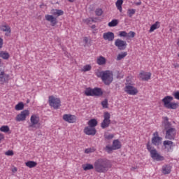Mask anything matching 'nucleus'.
Returning a JSON list of instances; mask_svg holds the SVG:
<instances>
[{"instance_id":"f257e3e1","label":"nucleus","mask_w":179,"mask_h":179,"mask_svg":"<svg viewBox=\"0 0 179 179\" xmlns=\"http://www.w3.org/2000/svg\"><path fill=\"white\" fill-rule=\"evenodd\" d=\"M113 167L111 162L106 158H99L94 162V171L106 174Z\"/></svg>"},{"instance_id":"f03ea898","label":"nucleus","mask_w":179,"mask_h":179,"mask_svg":"<svg viewBox=\"0 0 179 179\" xmlns=\"http://www.w3.org/2000/svg\"><path fill=\"white\" fill-rule=\"evenodd\" d=\"M146 148L147 150L150 152V157H152L153 160L156 162H163L164 160V157L157 152V150H156L155 147L150 145V141L147 143Z\"/></svg>"},{"instance_id":"7ed1b4c3","label":"nucleus","mask_w":179,"mask_h":179,"mask_svg":"<svg viewBox=\"0 0 179 179\" xmlns=\"http://www.w3.org/2000/svg\"><path fill=\"white\" fill-rule=\"evenodd\" d=\"M173 100H174V98L171 96H166L164 97L162 99L164 107H165V108H168V110H177L179 105L177 103L171 102Z\"/></svg>"},{"instance_id":"20e7f679","label":"nucleus","mask_w":179,"mask_h":179,"mask_svg":"<svg viewBox=\"0 0 179 179\" xmlns=\"http://www.w3.org/2000/svg\"><path fill=\"white\" fill-rule=\"evenodd\" d=\"M103 90L100 87H94V89L92 87H87L85 90V94L87 96H92V97H101L103 96Z\"/></svg>"},{"instance_id":"39448f33","label":"nucleus","mask_w":179,"mask_h":179,"mask_svg":"<svg viewBox=\"0 0 179 179\" xmlns=\"http://www.w3.org/2000/svg\"><path fill=\"white\" fill-rule=\"evenodd\" d=\"M49 104L50 107H53L55 110H58V108L61 107V99H59V98H55L54 96H50Z\"/></svg>"},{"instance_id":"423d86ee","label":"nucleus","mask_w":179,"mask_h":179,"mask_svg":"<svg viewBox=\"0 0 179 179\" xmlns=\"http://www.w3.org/2000/svg\"><path fill=\"white\" fill-rule=\"evenodd\" d=\"M111 115H110V113L105 112L103 114V120L101 123V127L102 129H106V128H108L110 127V124H111V120H110V117Z\"/></svg>"},{"instance_id":"0eeeda50","label":"nucleus","mask_w":179,"mask_h":179,"mask_svg":"<svg viewBox=\"0 0 179 179\" xmlns=\"http://www.w3.org/2000/svg\"><path fill=\"white\" fill-rule=\"evenodd\" d=\"M101 79L103 83H105L106 85H110L111 82H113V77L110 76V71L107 70L103 71V73H102Z\"/></svg>"},{"instance_id":"6e6552de","label":"nucleus","mask_w":179,"mask_h":179,"mask_svg":"<svg viewBox=\"0 0 179 179\" xmlns=\"http://www.w3.org/2000/svg\"><path fill=\"white\" fill-rule=\"evenodd\" d=\"M176 135H177V130L176 128H170L166 130V139H169V141H173L176 139Z\"/></svg>"},{"instance_id":"1a4fd4ad","label":"nucleus","mask_w":179,"mask_h":179,"mask_svg":"<svg viewBox=\"0 0 179 179\" xmlns=\"http://www.w3.org/2000/svg\"><path fill=\"white\" fill-rule=\"evenodd\" d=\"M29 114L30 112L29 111V110H24L17 115L15 120L18 122H20V121H26V117L29 116Z\"/></svg>"},{"instance_id":"9d476101","label":"nucleus","mask_w":179,"mask_h":179,"mask_svg":"<svg viewBox=\"0 0 179 179\" xmlns=\"http://www.w3.org/2000/svg\"><path fill=\"white\" fill-rule=\"evenodd\" d=\"M124 92L127 93V94H130L131 96H135L138 94V89L132 85H127L124 88Z\"/></svg>"},{"instance_id":"9b49d317","label":"nucleus","mask_w":179,"mask_h":179,"mask_svg":"<svg viewBox=\"0 0 179 179\" xmlns=\"http://www.w3.org/2000/svg\"><path fill=\"white\" fill-rule=\"evenodd\" d=\"M63 120L66 122H69V124H73L76 122V116L71 114H64L63 115Z\"/></svg>"},{"instance_id":"f8f14e48","label":"nucleus","mask_w":179,"mask_h":179,"mask_svg":"<svg viewBox=\"0 0 179 179\" xmlns=\"http://www.w3.org/2000/svg\"><path fill=\"white\" fill-rule=\"evenodd\" d=\"M115 45L117 47L118 50L122 51L127 48V41H122L121 39H117L115 41Z\"/></svg>"},{"instance_id":"ddd939ff","label":"nucleus","mask_w":179,"mask_h":179,"mask_svg":"<svg viewBox=\"0 0 179 179\" xmlns=\"http://www.w3.org/2000/svg\"><path fill=\"white\" fill-rule=\"evenodd\" d=\"M139 77L141 80L148 82V80H150V78H152V73L143 71L139 73Z\"/></svg>"},{"instance_id":"4468645a","label":"nucleus","mask_w":179,"mask_h":179,"mask_svg":"<svg viewBox=\"0 0 179 179\" xmlns=\"http://www.w3.org/2000/svg\"><path fill=\"white\" fill-rule=\"evenodd\" d=\"M38 117H37V115H32L31 116V124H29V128H40V127H36L37 124H38Z\"/></svg>"},{"instance_id":"2eb2a0df","label":"nucleus","mask_w":179,"mask_h":179,"mask_svg":"<svg viewBox=\"0 0 179 179\" xmlns=\"http://www.w3.org/2000/svg\"><path fill=\"white\" fill-rule=\"evenodd\" d=\"M45 17L48 22H50V26H52V27H54V26H55L57 23H58L57 17H54V15H46Z\"/></svg>"},{"instance_id":"dca6fc26","label":"nucleus","mask_w":179,"mask_h":179,"mask_svg":"<svg viewBox=\"0 0 179 179\" xmlns=\"http://www.w3.org/2000/svg\"><path fill=\"white\" fill-rule=\"evenodd\" d=\"M96 132H97V131L94 127H86L84 129V133L85 135H92V136H94V135H96Z\"/></svg>"},{"instance_id":"f3484780","label":"nucleus","mask_w":179,"mask_h":179,"mask_svg":"<svg viewBox=\"0 0 179 179\" xmlns=\"http://www.w3.org/2000/svg\"><path fill=\"white\" fill-rule=\"evenodd\" d=\"M114 32L108 31L105 32L103 34V40H106L108 41H114Z\"/></svg>"},{"instance_id":"a211bd4d","label":"nucleus","mask_w":179,"mask_h":179,"mask_svg":"<svg viewBox=\"0 0 179 179\" xmlns=\"http://www.w3.org/2000/svg\"><path fill=\"white\" fill-rule=\"evenodd\" d=\"M0 30L1 31H6L5 34V36L8 37L9 34H10L12 29H10V27H9L8 24L6 25H1L0 27Z\"/></svg>"},{"instance_id":"6ab92c4d","label":"nucleus","mask_w":179,"mask_h":179,"mask_svg":"<svg viewBox=\"0 0 179 179\" xmlns=\"http://www.w3.org/2000/svg\"><path fill=\"white\" fill-rule=\"evenodd\" d=\"M162 139L163 138L160 136H153L151 139L152 144L154 145L155 146H159Z\"/></svg>"},{"instance_id":"aec40b11","label":"nucleus","mask_w":179,"mask_h":179,"mask_svg":"<svg viewBox=\"0 0 179 179\" xmlns=\"http://www.w3.org/2000/svg\"><path fill=\"white\" fill-rule=\"evenodd\" d=\"M164 130L167 131L168 129H170L171 127V122H169V117H164Z\"/></svg>"},{"instance_id":"412c9836","label":"nucleus","mask_w":179,"mask_h":179,"mask_svg":"<svg viewBox=\"0 0 179 179\" xmlns=\"http://www.w3.org/2000/svg\"><path fill=\"white\" fill-rule=\"evenodd\" d=\"M112 146L115 150H118V149H121V142L118 139L114 140Z\"/></svg>"},{"instance_id":"4be33fe9","label":"nucleus","mask_w":179,"mask_h":179,"mask_svg":"<svg viewBox=\"0 0 179 179\" xmlns=\"http://www.w3.org/2000/svg\"><path fill=\"white\" fill-rule=\"evenodd\" d=\"M162 173L164 175L170 174L171 173V167L169 165H164L162 166Z\"/></svg>"},{"instance_id":"5701e85b","label":"nucleus","mask_w":179,"mask_h":179,"mask_svg":"<svg viewBox=\"0 0 179 179\" xmlns=\"http://www.w3.org/2000/svg\"><path fill=\"white\" fill-rule=\"evenodd\" d=\"M159 27H160V22L157 21L155 22V24L151 25L149 30V33H152V31H155V30H156L157 29H159Z\"/></svg>"},{"instance_id":"b1692460","label":"nucleus","mask_w":179,"mask_h":179,"mask_svg":"<svg viewBox=\"0 0 179 179\" xmlns=\"http://www.w3.org/2000/svg\"><path fill=\"white\" fill-rule=\"evenodd\" d=\"M99 122H97V120L96 119H91L88 121L87 124L90 128H94L95 127H97V124Z\"/></svg>"},{"instance_id":"393cba45","label":"nucleus","mask_w":179,"mask_h":179,"mask_svg":"<svg viewBox=\"0 0 179 179\" xmlns=\"http://www.w3.org/2000/svg\"><path fill=\"white\" fill-rule=\"evenodd\" d=\"M52 15H53V16H57V17H58V16H62V15H64V10H58V9H55V10L53 9L52 10Z\"/></svg>"},{"instance_id":"a878e982","label":"nucleus","mask_w":179,"mask_h":179,"mask_svg":"<svg viewBox=\"0 0 179 179\" xmlns=\"http://www.w3.org/2000/svg\"><path fill=\"white\" fill-rule=\"evenodd\" d=\"M173 143H173V141H169V140L164 141L163 142V145H164V146H165V148H167V146L169 147V148L168 149V152H170V149H173Z\"/></svg>"},{"instance_id":"bb28decb","label":"nucleus","mask_w":179,"mask_h":179,"mask_svg":"<svg viewBox=\"0 0 179 179\" xmlns=\"http://www.w3.org/2000/svg\"><path fill=\"white\" fill-rule=\"evenodd\" d=\"M83 169L85 171H87V170H93V169H94V165L92 164H85L83 165Z\"/></svg>"},{"instance_id":"cd10ccee","label":"nucleus","mask_w":179,"mask_h":179,"mask_svg":"<svg viewBox=\"0 0 179 179\" xmlns=\"http://www.w3.org/2000/svg\"><path fill=\"white\" fill-rule=\"evenodd\" d=\"M25 165L29 169H33V167H36V166H37V162L34 161H28L25 163Z\"/></svg>"},{"instance_id":"c85d7f7f","label":"nucleus","mask_w":179,"mask_h":179,"mask_svg":"<svg viewBox=\"0 0 179 179\" xmlns=\"http://www.w3.org/2000/svg\"><path fill=\"white\" fill-rule=\"evenodd\" d=\"M24 108V103L23 102H19L17 105L15 106V110L16 111H20Z\"/></svg>"},{"instance_id":"c756f323","label":"nucleus","mask_w":179,"mask_h":179,"mask_svg":"<svg viewBox=\"0 0 179 179\" xmlns=\"http://www.w3.org/2000/svg\"><path fill=\"white\" fill-rule=\"evenodd\" d=\"M122 3H124V0H117L116 1V8L120 12H122Z\"/></svg>"},{"instance_id":"7c9ffc66","label":"nucleus","mask_w":179,"mask_h":179,"mask_svg":"<svg viewBox=\"0 0 179 179\" xmlns=\"http://www.w3.org/2000/svg\"><path fill=\"white\" fill-rule=\"evenodd\" d=\"M9 57H10V55H9V53L8 52H0V57L3 58V59H9Z\"/></svg>"},{"instance_id":"2f4dec72","label":"nucleus","mask_w":179,"mask_h":179,"mask_svg":"<svg viewBox=\"0 0 179 179\" xmlns=\"http://www.w3.org/2000/svg\"><path fill=\"white\" fill-rule=\"evenodd\" d=\"M119 21L118 20H113L111 22H108V26L109 27H115V26H118Z\"/></svg>"},{"instance_id":"473e14b6","label":"nucleus","mask_w":179,"mask_h":179,"mask_svg":"<svg viewBox=\"0 0 179 179\" xmlns=\"http://www.w3.org/2000/svg\"><path fill=\"white\" fill-rule=\"evenodd\" d=\"M128 55V52H124L119 54L117 57V61H121L123 58H125Z\"/></svg>"},{"instance_id":"72a5a7b5","label":"nucleus","mask_w":179,"mask_h":179,"mask_svg":"<svg viewBox=\"0 0 179 179\" xmlns=\"http://www.w3.org/2000/svg\"><path fill=\"white\" fill-rule=\"evenodd\" d=\"M97 64L98 65H104L106 64V57L100 56L97 59Z\"/></svg>"},{"instance_id":"f704fd0d","label":"nucleus","mask_w":179,"mask_h":179,"mask_svg":"<svg viewBox=\"0 0 179 179\" xmlns=\"http://www.w3.org/2000/svg\"><path fill=\"white\" fill-rule=\"evenodd\" d=\"M6 81V79L5 78V71L3 70H1V71H0V82L4 83V82Z\"/></svg>"},{"instance_id":"c9c22d12","label":"nucleus","mask_w":179,"mask_h":179,"mask_svg":"<svg viewBox=\"0 0 179 179\" xmlns=\"http://www.w3.org/2000/svg\"><path fill=\"white\" fill-rule=\"evenodd\" d=\"M136 12V10L134 9V8H130L127 10V15L129 16V17H132V16H134V15H135Z\"/></svg>"},{"instance_id":"e433bc0d","label":"nucleus","mask_w":179,"mask_h":179,"mask_svg":"<svg viewBox=\"0 0 179 179\" xmlns=\"http://www.w3.org/2000/svg\"><path fill=\"white\" fill-rule=\"evenodd\" d=\"M104 150H106V152H107V153H113V150H115L113 145H106Z\"/></svg>"},{"instance_id":"4c0bfd02","label":"nucleus","mask_w":179,"mask_h":179,"mask_svg":"<svg viewBox=\"0 0 179 179\" xmlns=\"http://www.w3.org/2000/svg\"><path fill=\"white\" fill-rule=\"evenodd\" d=\"M101 105L103 108H108V99H105L101 101Z\"/></svg>"},{"instance_id":"58836bf2","label":"nucleus","mask_w":179,"mask_h":179,"mask_svg":"<svg viewBox=\"0 0 179 179\" xmlns=\"http://www.w3.org/2000/svg\"><path fill=\"white\" fill-rule=\"evenodd\" d=\"M91 70H92V66L90 64H87V65L84 66V67L83 69V72H87Z\"/></svg>"},{"instance_id":"ea45409f","label":"nucleus","mask_w":179,"mask_h":179,"mask_svg":"<svg viewBox=\"0 0 179 179\" xmlns=\"http://www.w3.org/2000/svg\"><path fill=\"white\" fill-rule=\"evenodd\" d=\"M103 136L106 141H111L114 138V134H104Z\"/></svg>"},{"instance_id":"a19ab883","label":"nucleus","mask_w":179,"mask_h":179,"mask_svg":"<svg viewBox=\"0 0 179 179\" xmlns=\"http://www.w3.org/2000/svg\"><path fill=\"white\" fill-rule=\"evenodd\" d=\"M95 14L96 16H101V15H103V9L96 8L95 10Z\"/></svg>"},{"instance_id":"79ce46f5","label":"nucleus","mask_w":179,"mask_h":179,"mask_svg":"<svg viewBox=\"0 0 179 179\" xmlns=\"http://www.w3.org/2000/svg\"><path fill=\"white\" fill-rule=\"evenodd\" d=\"M1 132H8L9 131V127L8 126H2L0 128Z\"/></svg>"},{"instance_id":"37998d69","label":"nucleus","mask_w":179,"mask_h":179,"mask_svg":"<svg viewBox=\"0 0 179 179\" xmlns=\"http://www.w3.org/2000/svg\"><path fill=\"white\" fill-rule=\"evenodd\" d=\"M120 37H127L128 33L125 31H122L119 32Z\"/></svg>"},{"instance_id":"c03bdc74","label":"nucleus","mask_w":179,"mask_h":179,"mask_svg":"<svg viewBox=\"0 0 179 179\" xmlns=\"http://www.w3.org/2000/svg\"><path fill=\"white\" fill-rule=\"evenodd\" d=\"M135 34H136L134 31H130L127 34V37H130L131 38H134L135 37Z\"/></svg>"},{"instance_id":"a18cd8bd","label":"nucleus","mask_w":179,"mask_h":179,"mask_svg":"<svg viewBox=\"0 0 179 179\" xmlns=\"http://www.w3.org/2000/svg\"><path fill=\"white\" fill-rule=\"evenodd\" d=\"M173 95L175 97V99H176V100H179V91L173 92Z\"/></svg>"},{"instance_id":"49530a36","label":"nucleus","mask_w":179,"mask_h":179,"mask_svg":"<svg viewBox=\"0 0 179 179\" xmlns=\"http://www.w3.org/2000/svg\"><path fill=\"white\" fill-rule=\"evenodd\" d=\"M5 155L6 156H13V150H8L7 152H6Z\"/></svg>"},{"instance_id":"de8ad7c7","label":"nucleus","mask_w":179,"mask_h":179,"mask_svg":"<svg viewBox=\"0 0 179 179\" xmlns=\"http://www.w3.org/2000/svg\"><path fill=\"white\" fill-rule=\"evenodd\" d=\"M85 23H87V24H90V22H92V17L87 18L85 20Z\"/></svg>"},{"instance_id":"09e8293b","label":"nucleus","mask_w":179,"mask_h":179,"mask_svg":"<svg viewBox=\"0 0 179 179\" xmlns=\"http://www.w3.org/2000/svg\"><path fill=\"white\" fill-rule=\"evenodd\" d=\"M103 73V71L96 73L97 78H102Z\"/></svg>"},{"instance_id":"8fccbe9b","label":"nucleus","mask_w":179,"mask_h":179,"mask_svg":"<svg viewBox=\"0 0 179 179\" xmlns=\"http://www.w3.org/2000/svg\"><path fill=\"white\" fill-rule=\"evenodd\" d=\"M3 45V39L2 38H0V49L2 48Z\"/></svg>"},{"instance_id":"3c124183","label":"nucleus","mask_w":179,"mask_h":179,"mask_svg":"<svg viewBox=\"0 0 179 179\" xmlns=\"http://www.w3.org/2000/svg\"><path fill=\"white\" fill-rule=\"evenodd\" d=\"M84 43H85V44H87V43H89V39L87 38V37L84 38Z\"/></svg>"},{"instance_id":"603ef678","label":"nucleus","mask_w":179,"mask_h":179,"mask_svg":"<svg viewBox=\"0 0 179 179\" xmlns=\"http://www.w3.org/2000/svg\"><path fill=\"white\" fill-rule=\"evenodd\" d=\"M135 5L139 6V5H142V1H139L138 2L135 3Z\"/></svg>"},{"instance_id":"864d4df0","label":"nucleus","mask_w":179,"mask_h":179,"mask_svg":"<svg viewBox=\"0 0 179 179\" xmlns=\"http://www.w3.org/2000/svg\"><path fill=\"white\" fill-rule=\"evenodd\" d=\"M16 171H17V168L14 167V168L12 169V172H13V173H16Z\"/></svg>"},{"instance_id":"5fc2aeb1","label":"nucleus","mask_w":179,"mask_h":179,"mask_svg":"<svg viewBox=\"0 0 179 179\" xmlns=\"http://www.w3.org/2000/svg\"><path fill=\"white\" fill-rule=\"evenodd\" d=\"M153 136H159V132L156 131L153 134Z\"/></svg>"},{"instance_id":"6e6d98bb","label":"nucleus","mask_w":179,"mask_h":179,"mask_svg":"<svg viewBox=\"0 0 179 179\" xmlns=\"http://www.w3.org/2000/svg\"><path fill=\"white\" fill-rule=\"evenodd\" d=\"M136 169H138L136 166H133L131 167V171H134V170H136Z\"/></svg>"},{"instance_id":"4d7b16f0","label":"nucleus","mask_w":179,"mask_h":179,"mask_svg":"<svg viewBox=\"0 0 179 179\" xmlns=\"http://www.w3.org/2000/svg\"><path fill=\"white\" fill-rule=\"evenodd\" d=\"M1 64H2V59H0V72H1L3 70L1 69Z\"/></svg>"},{"instance_id":"13d9d810","label":"nucleus","mask_w":179,"mask_h":179,"mask_svg":"<svg viewBox=\"0 0 179 179\" xmlns=\"http://www.w3.org/2000/svg\"><path fill=\"white\" fill-rule=\"evenodd\" d=\"M91 29H96V24H93L91 26Z\"/></svg>"},{"instance_id":"bf43d9fd","label":"nucleus","mask_w":179,"mask_h":179,"mask_svg":"<svg viewBox=\"0 0 179 179\" xmlns=\"http://www.w3.org/2000/svg\"><path fill=\"white\" fill-rule=\"evenodd\" d=\"M85 153H90V151L88 149H86L85 151Z\"/></svg>"},{"instance_id":"052dcab7","label":"nucleus","mask_w":179,"mask_h":179,"mask_svg":"<svg viewBox=\"0 0 179 179\" xmlns=\"http://www.w3.org/2000/svg\"><path fill=\"white\" fill-rule=\"evenodd\" d=\"M69 2H75V0H68Z\"/></svg>"},{"instance_id":"680f3d73","label":"nucleus","mask_w":179,"mask_h":179,"mask_svg":"<svg viewBox=\"0 0 179 179\" xmlns=\"http://www.w3.org/2000/svg\"><path fill=\"white\" fill-rule=\"evenodd\" d=\"M91 22H96V21H94V19H93V17H91Z\"/></svg>"},{"instance_id":"e2e57ef3","label":"nucleus","mask_w":179,"mask_h":179,"mask_svg":"<svg viewBox=\"0 0 179 179\" xmlns=\"http://www.w3.org/2000/svg\"><path fill=\"white\" fill-rule=\"evenodd\" d=\"M175 68H179V65H176Z\"/></svg>"},{"instance_id":"0e129e2a","label":"nucleus","mask_w":179,"mask_h":179,"mask_svg":"<svg viewBox=\"0 0 179 179\" xmlns=\"http://www.w3.org/2000/svg\"><path fill=\"white\" fill-rule=\"evenodd\" d=\"M27 103H30V100L28 99V100L27 101Z\"/></svg>"}]
</instances>
